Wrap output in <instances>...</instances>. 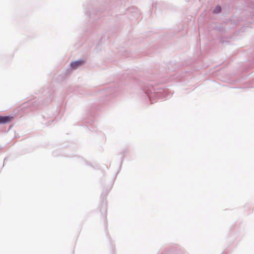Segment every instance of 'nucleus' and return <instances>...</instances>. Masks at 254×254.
<instances>
[{
	"label": "nucleus",
	"instance_id": "nucleus-3",
	"mask_svg": "<svg viewBox=\"0 0 254 254\" xmlns=\"http://www.w3.org/2000/svg\"><path fill=\"white\" fill-rule=\"evenodd\" d=\"M221 8L219 6H217L213 10L214 13H218L221 11Z\"/></svg>",
	"mask_w": 254,
	"mask_h": 254
},
{
	"label": "nucleus",
	"instance_id": "nucleus-1",
	"mask_svg": "<svg viewBox=\"0 0 254 254\" xmlns=\"http://www.w3.org/2000/svg\"><path fill=\"white\" fill-rule=\"evenodd\" d=\"M13 117L10 116H0V124H5L12 121Z\"/></svg>",
	"mask_w": 254,
	"mask_h": 254
},
{
	"label": "nucleus",
	"instance_id": "nucleus-2",
	"mask_svg": "<svg viewBox=\"0 0 254 254\" xmlns=\"http://www.w3.org/2000/svg\"><path fill=\"white\" fill-rule=\"evenodd\" d=\"M83 63V62H82L81 61H78L71 63L70 65H71V67H72V68L75 69L78 66H79V65L82 64Z\"/></svg>",
	"mask_w": 254,
	"mask_h": 254
}]
</instances>
